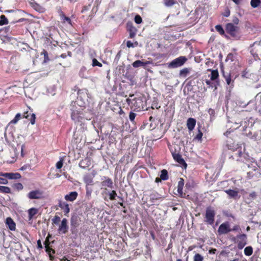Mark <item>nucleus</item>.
<instances>
[{"instance_id":"1","label":"nucleus","mask_w":261,"mask_h":261,"mask_svg":"<svg viewBox=\"0 0 261 261\" xmlns=\"http://www.w3.org/2000/svg\"><path fill=\"white\" fill-rule=\"evenodd\" d=\"M5 137L6 141L12 147L15 148L14 151L15 155L17 156L19 154V152L18 151V150H19L21 152L20 156L21 157H23L25 154V153L24 152L25 145L24 144H22L19 146L22 142L21 139H22L23 137L22 136H18L17 138H15L14 136L12 131L8 128V126L6 129Z\"/></svg>"},{"instance_id":"2","label":"nucleus","mask_w":261,"mask_h":261,"mask_svg":"<svg viewBox=\"0 0 261 261\" xmlns=\"http://www.w3.org/2000/svg\"><path fill=\"white\" fill-rule=\"evenodd\" d=\"M231 240L237 244L239 250H242L247 244V236L246 234H240L236 237H232Z\"/></svg>"},{"instance_id":"3","label":"nucleus","mask_w":261,"mask_h":261,"mask_svg":"<svg viewBox=\"0 0 261 261\" xmlns=\"http://www.w3.org/2000/svg\"><path fill=\"white\" fill-rule=\"evenodd\" d=\"M187 61V59L186 57L180 56L168 63V67L170 68H176L183 65Z\"/></svg>"},{"instance_id":"4","label":"nucleus","mask_w":261,"mask_h":261,"mask_svg":"<svg viewBox=\"0 0 261 261\" xmlns=\"http://www.w3.org/2000/svg\"><path fill=\"white\" fill-rule=\"evenodd\" d=\"M215 214V212L212 207H207L205 212V222L208 224H213L214 222Z\"/></svg>"},{"instance_id":"5","label":"nucleus","mask_w":261,"mask_h":261,"mask_svg":"<svg viewBox=\"0 0 261 261\" xmlns=\"http://www.w3.org/2000/svg\"><path fill=\"white\" fill-rule=\"evenodd\" d=\"M231 231L230 228V225L228 222L221 224L218 230L219 234H226Z\"/></svg>"},{"instance_id":"6","label":"nucleus","mask_w":261,"mask_h":261,"mask_svg":"<svg viewBox=\"0 0 261 261\" xmlns=\"http://www.w3.org/2000/svg\"><path fill=\"white\" fill-rule=\"evenodd\" d=\"M238 29V27L235 26L232 23H228L226 24V32L229 34L232 37H237L236 32Z\"/></svg>"},{"instance_id":"7","label":"nucleus","mask_w":261,"mask_h":261,"mask_svg":"<svg viewBox=\"0 0 261 261\" xmlns=\"http://www.w3.org/2000/svg\"><path fill=\"white\" fill-rule=\"evenodd\" d=\"M43 193L40 190H34L28 194V197L30 199H39L42 196Z\"/></svg>"},{"instance_id":"8","label":"nucleus","mask_w":261,"mask_h":261,"mask_svg":"<svg viewBox=\"0 0 261 261\" xmlns=\"http://www.w3.org/2000/svg\"><path fill=\"white\" fill-rule=\"evenodd\" d=\"M249 171L247 172L248 177L250 178L256 175V171L258 170L256 164H250L248 165Z\"/></svg>"},{"instance_id":"9","label":"nucleus","mask_w":261,"mask_h":261,"mask_svg":"<svg viewBox=\"0 0 261 261\" xmlns=\"http://www.w3.org/2000/svg\"><path fill=\"white\" fill-rule=\"evenodd\" d=\"M68 229V226L67 224V220L66 218L62 219L61 223L59 225L58 231L59 233L65 234Z\"/></svg>"},{"instance_id":"10","label":"nucleus","mask_w":261,"mask_h":261,"mask_svg":"<svg viewBox=\"0 0 261 261\" xmlns=\"http://www.w3.org/2000/svg\"><path fill=\"white\" fill-rule=\"evenodd\" d=\"M225 192L228 195L230 198L236 199L240 198L238 191L228 189L225 190Z\"/></svg>"},{"instance_id":"11","label":"nucleus","mask_w":261,"mask_h":261,"mask_svg":"<svg viewBox=\"0 0 261 261\" xmlns=\"http://www.w3.org/2000/svg\"><path fill=\"white\" fill-rule=\"evenodd\" d=\"M184 185V180L183 178H180L179 179V181L178 182V186H177V192L179 193V195L181 197H186V194L183 193L182 192V189Z\"/></svg>"},{"instance_id":"12","label":"nucleus","mask_w":261,"mask_h":261,"mask_svg":"<svg viewBox=\"0 0 261 261\" xmlns=\"http://www.w3.org/2000/svg\"><path fill=\"white\" fill-rule=\"evenodd\" d=\"M102 179H103V180L101 182V185L102 187H107L110 188H113V182L111 178L104 176Z\"/></svg>"},{"instance_id":"13","label":"nucleus","mask_w":261,"mask_h":261,"mask_svg":"<svg viewBox=\"0 0 261 261\" xmlns=\"http://www.w3.org/2000/svg\"><path fill=\"white\" fill-rule=\"evenodd\" d=\"M91 165V159L89 158H86L81 160L79 163V166L83 169H85L89 167Z\"/></svg>"},{"instance_id":"14","label":"nucleus","mask_w":261,"mask_h":261,"mask_svg":"<svg viewBox=\"0 0 261 261\" xmlns=\"http://www.w3.org/2000/svg\"><path fill=\"white\" fill-rule=\"evenodd\" d=\"M0 175H3L5 177L11 179H19L21 177L20 174L18 173H6L5 174H0Z\"/></svg>"},{"instance_id":"15","label":"nucleus","mask_w":261,"mask_h":261,"mask_svg":"<svg viewBox=\"0 0 261 261\" xmlns=\"http://www.w3.org/2000/svg\"><path fill=\"white\" fill-rule=\"evenodd\" d=\"M149 197L150 200L152 203L155 202L156 200H159L163 199L162 196L156 192H153L152 193H151L149 195Z\"/></svg>"},{"instance_id":"16","label":"nucleus","mask_w":261,"mask_h":261,"mask_svg":"<svg viewBox=\"0 0 261 261\" xmlns=\"http://www.w3.org/2000/svg\"><path fill=\"white\" fill-rule=\"evenodd\" d=\"M59 206L64 211L65 215L68 214L70 212L69 205L65 202L59 201Z\"/></svg>"},{"instance_id":"17","label":"nucleus","mask_w":261,"mask_h":261,"mask_svg":"<svg viewBox=\"0 0 261 261\" xmlns=\"http://www.w3.org/2000/svg\"><path fill=\"white\" fill-rule=\"evenodd\" d=\"M78 194L76 191L70 192L65 196V199L69 201H73L77 197Z\"/></svg>"},{"instance_id":"18","label":"nucleus","mask_w":261,"mask_h":261,"mask_svg":"<svg viewBox=\"0 0 261 261\" xmlns=\"http://www.w3.org/2000/svg\"><path fill=\"white\" fill-rule=\"evenodd\" d=\"M23 117L25 118L30 120L32 124H34L35 123V114L34 113H29L28 112H26L23 114Z\"/></svg>"},{"instance_id":"19","label":"nucleus","mask_w":261,"mask_h":261,"mask_svg":"<svg viewBox=\"0 0 261 261\" xmlns=\"http://www.w3.org/2000/svg\"><path fill=\"white\" fill-rule=\"evenodd\" d=\"M196 120L192 118H190L187 120V126L190 131L192 130L196 125Z\"/></svg>"},{"instance_id":"20","label":"nucleus","mask_w":261,"mask_h":261,"mask_svg":"<svg viewBox=\"0 0 261 261\" xmlns=\"http://www.w3.org/2000/svg\"><path fill=\"white\" fill-rule=\"evenodd\" d=\"M6 223L11 230H14L15 229V223L12 218L10 217L7 218L6 219Z\"/></svg>"},{"instance_id":"21","label":"nucleus","mask_w":261,"mask_h":261,"mask_svg":"<svg viewBox=\"0 0 261 261\" xmlns=\"http://www.w3.org/2000/svg\"><path fill=\"white\" fill-rule=\"evenodd\" d=\"M251 138L254 141H256L258 144L261 146V130L255 133L253 136L251 137Z\"/></svg>"},{"instance_id":"22","label":"nucleus","mask_w":261,"mask_h":261,"mask_svg":"<svg viewBox=\"0 0 261 261\" xmlns=\"http://www.w3.org/2000/svg\"><path fill=\"white\" fill-rule=\"evenodd\" d=\"M209 70L211 71V73L209 75L211 80H212L213 81H218L217 80L219 77V73L218 70L212 69H210Z\"/></svg>"},{"instance_id":"23","label":"nucleus","mask_w":261,"mask_h":261,"mask_svg":"<svg viewBox=\"0 0 261 261\" xmlns=\"http://www.w3.org/2000/svg\"><path fill=\"white\" fill-rule=\"evenodd\" d=\"M172 156H173L174 160H175L176 162H177L179 164H186V163H185L184 160L181 158V155L179 154V153H173Z\"/></svg>"},{"instance_id":"24","label":"nucleus","mask_w":261,"mask_h":261,"mask_svg":"<svg viewBox=\"0 0 261 261\" xmlns=\"http://www.w3.org/2000/svg\"><path fill=\"white\" fill-rule=\"evenodd\" d=\"M38 208H35V207H32V208H30L29 210H28V217H29V219L30 220H31L33 217L38 213Z\"/></svg>"},{"instance_id":"25","label":"nucleus","mask_w":261,"mask_h":261,"mask_svg":"<svg viewBox=\"0 0 261 261\" xmlns=\"http://www.w3.org/2000/svg\"><path fill=\"white\" fill-rule=\"evenodd\" d=\"M149 63V62H143L140 60H137L132 64V65L134 68H138L141 66L144 67Z\"/></svg>"},{"instance_id":"26","label":"nucleus","mask_w":261,"mask_h":261,"mask_svg":"<svg viewBox=\"0 0 261 261\" xmlns=\"http://www.w3.org/2000/svg\"><path fill=\"white\" fill-rule=\"evenodd\" d=\"M205 83L207 85L209 86L210 87H215V89H217V86L219 85V81H213L210 80H206Z\"/></svg>"},{"instance_id":"27","label":"nucleus","mask_w":261,"mask_h":261,"mask_svg":"<svg viewBox=\"0 0 261 261\" xmlns=\"http://www.w3.org/2000/svg\"><path fill=\"white\" fill-rule=\"evenodd\" d=\"M261 4L260 0H251L250 5L253 8H256Z\"/></svg>"},{"instance_id":"28","label":"nucleus","mask_w":261,"mask_h":261,"mask_svg":"<svg viewBox=\"0 0 261 261\" xmlns=\"http://www.w3.org/2000/svg\"><path fill=\"white\" fill-rule=\"evenodd\" d=\"M160 177L161 179L164 180H166L168 179V172L166 169H163L161 171Z\"/></svg>"},{"instance_id":"29","label":"nucleus","mask_w":261,"mask_h":261,"mask_svg":"<svg viewBox=\"0 0 261 261\" xmlns=\"http://www.w3.org/2000/svg\"><path fill=\"white\" fill-rule=\"evenodd\" d=\"M253 253V248L251 246H247L244 249V254L246 256H250Z\"/></svg>"},{"instance_id":"30","label":"nucleus","mask_w":261,"mask_h":261,"mask_svg":"<svg viewBox=\"0 0 261 261\" xmlns=\"http://www.w3.org/2000/svg\"><path fill=\"white\" fill-rule=\"evenodd\" d=\"M71 111H72L71 118L73 120H75V121L78 120L79 117L78 111L74 110L73 109H71Z\"/></svg>"},{"instance_id":"31","label":"nucleus","mask_w":261,"mask_h":261,"mask_svg":"<svg viewBox=\"0 0 261 261\" xmlns=\"http://www.w3.org/2000/svg\"><path fill=\"white\" fill-rule=\"evenodd\" d=\"M33 7L35 9V10H36V11H37L38 12H39L40 13H42V12H44V11H45V9L43 7H42L41 6L39 5L38 4H35L33 5Z\"/></svg>"},{"instance_id":"32","label":"nucleus","mask_w":261,"mask_h":261,"mask_svg":"<svg viewBox=\"0 0 261 261\" xmlns=\"http://www.w3.org/2000/svg\"><path fill=\"white\" fill-rule=\"evenodd\" d=\"M84 182L87 185H91L93 182V179L89 175H86L84 177Z\"/></svg>"},{"instance_id":"33","label":"nucleus","mask_w":261,"mask_h":261,"mask_svg":"<svg viewBox=\"0 0 261 261\" xmlns=\"http://www.w3.org/2000/svg\"><path fill=\"white\" fill-rule=\"evenodd\" d=\"M8 23V20L4 15L0 16V25L7 24Z\"/></svg>"},{"instance_id":"34","label":"nucleus","mask_w":261,"mask_h":261,"mask_svg":"<svg viewBox=\"0 0 261 261\" xmlns=\"http://www.w3.org/2000/svg\"><path fill=\"white\" fill-rule=\"evenodd\" d=\"M0 192L10 193L11 192V189L8 187L0 186Z\"/></svg>"},{"instance_id":"35","label":"nucleus","mask_w":261,"mask_h":261,"mask_svg":"<svg viewBox=\"0 0 261 261\" xmlns=\"http://www.w3.org/2000/svg\"><path fill=\"white\" fill-rule=\"evenodd\" d=\"M129 37L130 38H133L136 35V30L135 28H134L133 27H130V28L129 29Z\"/></svg>"},{"instance_id":"36","label":"nucleus","mask_w":261,"mask_h":261,"mask_svg":"<svg viewBox=\"0 0 261 261\" xmlns=\"http://www.w3.org/2000/svg\"><path fill=\"white\" fill-rule=\"evenodd\" d=\"M164 4L167 7H171L176 3L175 0H164Z\"/></svg>"},{"instance_id":"37","label":"nucleus","mask_w":261,"mask_h":261,"mask_svg":"<svg viewBox=\"0 0 261 261\" xmlns=\"http://www.w3.org/2000/svg\"><path fill=\"white\" fill-rule=\"evenodd\" d=\"M189 69L187 68H184L180 71L179 74L181 76L186 77L189 72Z\"/></svg>"},{"instance_id":"38","label":"nucleus","mask_w":261,"mask_h":261,"mask_svg":"<svg viewBox=\"0 0 261 261\" xmlns=\"http://www.w3.org/2000/svg\"><path fill=\"white\" fill-rule=\"evenodd\" d=\"M194 261H203L204 258L199 253H196L194 256Z\"/></svg>"},{"instance_id":"39","label":"nucleus","mask_w":261,"mask_h":261,"mask_svg":"<svg viewBox=\"0 0 261 261\" xmlns=\"http://www.w3.org/2000/svg\"><path fill=\"white\" fill-rule=\"evenodd\" d=\"M117 196V193L115 191L113 190L111 192L109 193V198L111 200H114L115 199Z\"/></svg>"},{"instance_id":"40","label":"nucleus","mask_w":261,"mask_h":261,"mask_svg":"<svg viewBox=\"0 0 261 261\" xmlns=\"http://www.w3.org/2000/svg\"><path fill=\"white\" fill-rule=\"evenodd\" d=\"M20 117H21V114H20V113H17V114L16 115V116H15V117L14 119H13V120H12L10 122L9 124H10V123H16L18 122V121L20 119Z\"/></svg>"},{"instance_id":"41","label":"nucleus","mask_w":261,"mask_h":261,"mask_svg":"<svg viewBox=\"0 0 261 261\" xmlns=\"http://www.w3.org/2000/svg\"><path fill=\"white\" fill-rule=\"evenodd\" d=\"M216 30L217 32H218L221 35H223L224 34V31L221 25H217L215 27Z\"/></svg>"},{"instance_id":"42","label":"nucleus","mask_w":261,"mask_h":261,"mask_svg":"<svg viewBox=\"0 0 261 261\" xmlns=\"http://www.w3.org/2000/svg\"><path fill=\"white\" fill-rule=\"evenodd\" d=\"M61 219L59 216L56 215L52 219L53 223L55 224L58 225L59 224Z\"/></svg>"},{"instance_id":"43","label":"nucleus","mask_w":261,"mask_h":261,"mask_svg":"<svg viewBox=\"0 0 261 261\" xmlns=\"http://www.w3.org/2000/svg\"><path fill=\"white\" fill-rule=\"evenodd\" d=\"M1 32H4L6 34H9L11 32V29L10 26L5 27L0 30Z\"/></svg>"},{"instance_id":"44","label":"nucleus","mask_w":261,"mask_h":261,"mask_svg":"<svg viewBox=\"0 0 261 261\" xmlns=\"http://www.w3.org/2000/svg\"><path fill=\"white\" fill-rule=\"evenodd\" d=\"M63 161L64 159L63 158H61L60 161H58L56 164V168L57 169H61L63 165Z\"/></svg>"},{"instance_id":"45","label":"nucleus","mask_w":261,"mask_h":261,"mask_svg":"<svg viewBox=\"0 0 261 261\" xmlns=\"http://www.w3.org/2000/svg\"><path fill=\"white\" fill-rule=\"evenodd\" d=\"M92 66L94 67V66H99V67H101L102 66V64L100 63V62H99L96 59H93L92 60Z\"/></svg>"},{"instance_id":"46","label":"nucleus","mask_w":261,"mask_h":261,"mask_svg":"<svg viewBox=\"0 0 261 261\" xmlns=\"http://www.w3.org/2000/svg\"><path fill=\"white\" fill-rule=\"evenodd\" d=\"M136 116V114L133 112H130L129 113V120L132 121V122H134V120H135V118Z\"/></svg>"},{"instance_id":"47","label":"nucleus","mask_w":261,"mask_h":261,"mask_svg":"<svg viewBox=\"0 0 261 261\" xmlns=\"http://www.w3.org/2000/svg\"><path fill=\"white\" fill-rule=\"evenodd\" d=\"M142 21V18L139 15H136L135 17V21L137 24H140Z\"/></svg>"},{"instance_id":"48","label":"nucleus","mask_w":261,"mask_h":261,"mask_svg":"<svg viewBox=\"0 0 261 261\" xmlns=\"http://www.w3.org/2000/svg\"><path fill=\"white\" fill-rule=\"evenodd\" d=\"M61 19L63 20L64 22H65L66 21L68 22V23L71 24V20L68 17H67L65 15H64L62 17Z\"/></svg>"},{"instance_id":"49","label":"nucleus","mask_w":261,"mask_h":261,"mask_svg":"<svg viewBox=\"0 0 261 261\" xmlns=\"http://www.w3.org/2000/svg\"><path fill=\"white\" fill-rule=\"evenodd\" d=\"M14 187L18 190H21L23 189V186L21 183H17L14 185Z\"/></svg>"},{"instance_id":"50","label":"nucleus","mask_w":261,"mask_h":261,"mask_svg":"<svg viewBox=\"0 0 261 261\" xmlns=\"http://www.w3.org/2000/svg\"><path fill=\"white\" fill-rule=\"evenodd\" d=\"M249 196L250 199H255L256 198V193L255 192H252L249 194Z\"/></svg>"},{"instance_id":"51","label":"nucleus","mask_w":261,"mask_h":261,"mask_svg":"<svg viewBox=\"0 0 261 261\" xmlns=\"http://www.w3.org/2000/svg\"><path fill=\"white\" fill-rule=\"evenodd\" d=\"M8 180L6 178L0 177V184H7Z\"/></svg>"},{"instance_id":"52","label":"nucleus","mask_w":261,"mask_h":261,"mask_svg":"<svg viewBox=\"0 0 261 261\" xmlns=\"http://www.w3.org/2000/svg\"><path fill=\"white\" fill-rule=\"evenodd\" d=\"M71 227H76V222L74 220V218L72 217L71 219Z\"/></svg>"},{"instance_id":"53","label":"nucleus","mask_w":261,"mask_h":261,"mask_svg":"<svg viewBox=\"0 0 261 261\" xmlns=\"http://www.w3.org/2000/svg\"><path fill=\"white\" fill-rule=\"evenodd\" d=\"M87 94V90L86 89H84V90H79L78 91H77V95L78 96H79L80 95H81L82 94Z\"/></svg>"},{"instance_id":"54","label":"nucleus","mask_w":261,"mask_h":261,"mask_svg":"<svg viewBox=\"0 0 261 261\" xmlns=\"http://www.w3.org/2000/svg\"><path fill=\"white\" fill-rule=\"evenodd\" d=\"M202 137V133L199 130V133L196 135L195 138L198 140H200L201 139Z\"/></svg>"},{"instance_id":"55","label":"nucleus","mask_w":261,"mask_h":261,"mask_svg":"<svg viewBox=\"0 0 261 261\" xmlns=\"http://www.w3.org/2000/svg\"><path fill=\"white\" fill-rule=\"evenodd\" d=\"M222 72L223 76H224V77L225 78V80L226 79V78H228L230 76V73H227L226 74H225V73L223 71V70H222Z\"/></svg>"},{"instance_id":"56","label":"nucleus","mask_w":261,"mask_h":261,"mask_svg":"<svg viewBox=\"0 0 261 261\" xmlns=\"http://www.w3.org/2000/svg\"><path fill=\"white\" fill-rule=\"evenodd\" d=\"M126 46L128 48L133 47L134 44L130 41H127L126 42Z\"/></svg>"},{"instance_id":"57","label":"nucleus","mask_w":261,"mask_h":261,"mask_svg":"<svg viewBox=\"0 0 261 261\" xmlns=\"http://www.w3.org/2000/svg\"><path fill=\"white\" fill-rule=\"evenodd\" d=\"M231 229V231H238L240 230V226L238 225H234Z\"/></svg>"},{"instance_id":"58","label":"nucleus","mask_w":261,"mask_h":261,"mask_svg":"<svg viewBox=\"0 0 261 261\" xmlns=\"http://www.w3.org/2000/svg\"><path fill=\"white\" fill-rule=\"evenodd\" d=\"M232 22L234 24H238L239 23V20L237 17H233V18L232 19Z\"/></svg>"},{"instance_id":"59","label":"nucleus","mask_w":261,"mask_h":261,"mask_svg":"<svg viewBox=\"0 0 261 261\" xmlns=\"http://www.w3.org/2000/svg\"><path fill=\"white\" fill-rule=\"evenodd\" d=\"M217 252L216 249H211L209 250L208 252L210 254H215Z\"/></svg>"},{"instance_id":"60","label":"nucleus","mask_w":261,"mask_h":261,"mask_svg":"<svg viewBox=\"0 0 261 261\" xmlns=\"http://www.w3.org/2000/svg\"><path fill=\"white\" fill-rule=\"evenodd\" d=\"M227 85H230V83H231V77H229L228 78H226V79L225 80Z\"/></svg>"},{"instance_id":"61","label":"nucleus","mask_w":261,"mask_h":261,"mask_svg":"<svg viewBox=\"0 0 261 261\" xmlns=\"http://www.w3.org/2000/svg\"><path fill=\"white\" fill-rule=\"evenodd\" d=\"M229 15H230V11L227 10L224 14V16L225 17H228Z\"/></svg>"},{"instance_id":"62","label":"nucleus","mask_w":261,"mask_h":261,"mask_svg":"<svg viewBox=\"0 0 261 261\" xmlns=\"http://www.w3.org/2000/svg\"><path fill=\"white\" fill-rule=\"evenodd\" d=\"M37 245L39 248H42V246L41 245V242L40 240H38L37 241Z\"/></svg>"},{"instance_id":"63","label":"nucleus","mask_w":261,"mask_h":261,"mask_svg":"<svg viewBox=\"0 0 261 261\" xmlns=\"http://www.w3.org/2000/svg\"><path fill=\"white\" fill-rule=\"evenodd\" d=\"M236 151H237L236 154H238V156L239 157H240L241 156V154H242V152L240 150V149L238 150H237Z\"/></svg>"},{"instance_id":"64","label":"nucleus","mask_w":261,"mask_h":261,"mask_svg":"<svg viewBox=\"0 0 261 261\" xmlns=\"http://www.w3.org/2000/svg\"><path fill=\"white\" fill-rule=\"evenodd\" d=\"M59 15H60L61 18H62V16L65 15V14H64V13L63 12V11L61 10H59Z\"/></svg>"}]
</instances>
